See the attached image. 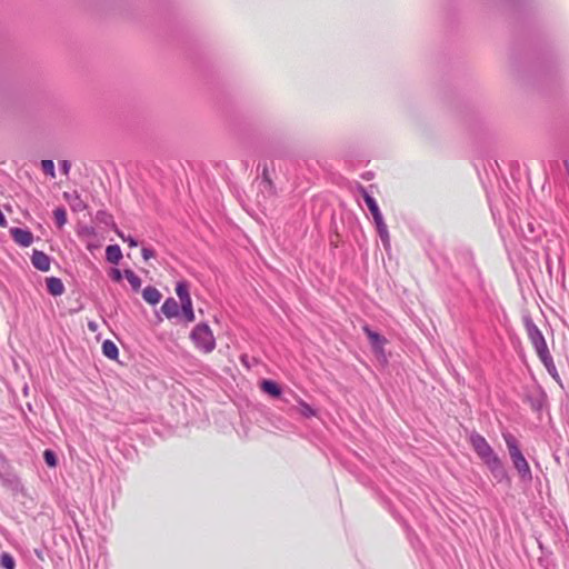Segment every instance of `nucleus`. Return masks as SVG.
Listing matches in <instances>:
<instances>
[{
    "label": "nucleus",
    "instance_id": "nucleus-9",
    "mask_svg": "<svg viewBox=\"0 0 569 569\" xmlns=\"http://www.w3.org/2000/svg\"><path fill=\"white\" fill-rule=\"evenodd\" d=\"M142 297L149 305H157L160 302L162 295L157 288L147 287L142 291Z\"/></svg>",
    "mask_w": 569,
    "mask_h": 569
},
{
    "label": "nucleus",
    "instance_id": "nucleus-12",
    "mask_svg": "<svg viewBox=\"0 0 569 569\" xmlns=\"http://www.w3.org/2000/svg\"><path fill=\"white\" fill-rule=\"evenodd\" d=\"M106 258L111 263H118L122 258V252L119 246L110 244L106 249Z\"/></svg>",
    "mask_w": 569,
    "mask_h": 569
},
{
    "label": "nucleus",
    "instance_id": "nucleus-28",
    "mask_svg": "<svg viewBox=\"0 0 569 569\" xmlns=\"http://www.w3.org/2000/svg\"><path fill=\"white\" fill-rule=\"evenodd\" d=\"M60 168H61L62 173L67 176L71 169V163L67 160H63L60 163Z\"/></svg>",
    "mask_w": 569,
    "mask_h": 569
},
{
    "label": "nucleus",
    "instance_id": "nucleus-5",
    "mask_svg": "<svg viewBox=\"0 0 569 569\" xmlns=\"http://www.w3.org/2000/svg\"><path fill=\"white\" fill-rule=\"evenodd\" d=\"M9 232L14 242L21 247H29L33 242V234L28 229L11 228Z\"/></svg>",
    "mask_w": 569,
    "mask_h": 569
},
{
    "label": "nucleus",
    "instance_id": "nucleus-3",
    "mask_svg": "<svg viewBox=\"0 0 569 569\" xmlns=\"http://www.w3.org/2000/svg\"><path fill=\"white\" fill-rule=\"evenodd\" d=\"M526 331L528 335V338L533 346L539 359L542 361V363L549 369L550 367H553V360L552 357L548 350L547 342L545 340L543 335L541 331L537 328V326L532 321L526 322Z\"/></svg>",
    "mask_w": 569,
    "mask_h": 569
},
{
    "label": "nucleus",
    "instance_id": "nucleus-14",
    "mask_svg": "<svg viewBox=\"0 0 569 569\" xmlns=\"http://www.w3.org/2000/svg\"><path fill=\"white\" fill-rule=\"evenodd\" d=\"M261 389L272 397H279L281 393L280 387L272 380H263L261 382Z\"/></svg>",
    "mask_w": 569,
    "mask_h": 569
},
{
    "label": "nucleus",
    "instance_id": "nucleus-29",
    "mask_svg": "<svg viewBox=\"0 0 569 569\" xmlns=\"http://www.w3.org/2000/svg\"><path fill=\"white\" fill-rule=\"evenodd\" d=\"M6 226H7L6 217L3 216L2 211L0 210V227H6Z\"/></svg>",
    "mask_w": 569,
    "mask_h": 569
},
{
    "label": "nucleus",
    "instance_id": "nucleus-27",
    "mask_svg": "<svg viewBox=\"0 0 569 569\" xmlns=\"http://www.w3.org/2000/svg\"><path fill=\"white\" fill-rule=\"evenodd\" d=\"M142 257L144 260H149L154 257V251L149 248H142Z\"/></svg>",
    "mask_w": 569,
    "mask_h": 569
},
{
    "label": "nucleus",
    "instance_id": "nucleus-25",
    "mask_svg": "<svg viewBox=\"0 0 569 569\" xmlns=\"http://www.w3.org/2000/svg\"><path fill=\"white\" fill-rule=\"evenodd\" d=\"M300 413L306 417H311L315 415V410L306 402L300 403Z\"/></svg>",
    "mask_w": 569,
    "mask_h": 569
},
{
    "label": "nucleus",
    "instance_id": "nucleus-17",
    "mask_svg": "<svg viewBox=\"0 0 569 569\" xmlns=\"http://www.w3.org/2000/svg\"><path fill=\"white\" fill-rule=\"evenodd\" d=\"M181 310H182V315H183L184 319L188 322L194 321L196 317H194L191 300H186V301L181 302Z\"/></svg>",
    "mask_w": 569,
    "mask_h": 569
},
{
    "label": "nucleus",
    "instance_id": "nucleus-18",
    "mask_svg": "<svg viewBox=\"0 0 569 569\" xmlns=\"http://www.w3.org/2000/svg\"><path fill=\"white\" fill-rule=\"evenodd\" d=\"M176 293L179 297L181 302H183L186 300H191L190 295H189L188 284L186 282L177 283Z\"/></svg>",
    "mask_w": 569,
    "mask_h": 569
},
{
    "label": "nucleus",
    "instance_id": "nucleus-4",
    "mask_svg": "<svg viewBox=\"0 0 569 569\" xmlns=\"http://www.w3.org/2000/svg\"><path fill=\"white\" fill-rule=\"evenodd\" d=\"M190 340L202 353H210L216 348V338L207 323L197 325L190 332Z\"/></svg>",
    "mask_w": 569,
    "mask_h": 569
},
{
    "label": "nucleus",
    "instance_id": "nucleus-15",
    "mask_svg": "<svg viewBox=\"0 0 569 569\" xmlns=\"http://www.w3.org/2000/svg\"><path fill=\"white\" fill-rule=\"evenodd\" d=\"M123 276L128 280V282L130 283L131 288L134 291L140 290L142 281L132 270H130V269L124 270Z\"/></svg>",
    "mask_w": 569,
    "mask_h": 569
},
{
    "label": "nucleus",
    "instance_id": "nucleus-7",
    "mask_svg": "<svg viewBox=\"0 0 569 569\" xmlns=\"http://www.w3.org/2000/svg\"><path fill=\"white\" fill-rule=\"evenodd\" d=\"M46 282L47 289L52 296H61L64 292V286L59 278L50 277L47 278Z\"/></svg>",
    "mask_w": 569,
    "mask_h": 569
},
{
    "label": "nucleus",
    "instance_id": "nucleus-26",
    "mask_svg": "<svg viewBox=\"0 0 569 569\" xmlns=\"http://www.w3.org/2000/svg\"><path fill=\"white\" fill-rule=\"evenodd\" d=\"M110 277L113 281H121L123 273L119 269H112L110 272Z\"/></svg>",
    "mask_w": 569,
    "mask_h": 569
},
{
    "label": "nucleus",
    "instance_id": "nucleus-2",
    "mask_svg": "<svg viewBox=\"0 0 569 569\" xmlns=\"http://www.w3.org/2000/svg\"><path fill=\"white\" fill-rule=\"evenodd\" d=\"M503 439L506 441L512 465L519 477L523 480L530 481L532 479L531 469L519 448L517 439L511 433H503Z\"/></svg>",
    "mask_w": 569,
    "mask_h": 569
},
{
    "label": "nucleus",
    "instance_id": "nucleus-22",
    "mask_svg": "<svg viewBox=\"0 0 569 569\" xmlns=\"http://www.w3.org/2000/svg\"><path fill=\"white\" fill-rule=\"evenodd\" d=\"M375 220V223L377 226V230L380 234V237L383 239V238H388V229H387V226L383 221V218H382V214L380 216V218H373Z\"/></svg>",
    "mask_w": 569,
    "mask_h": 569
},
{
    "label": "nucleus",
    "instance_id": "nucleus-16",
    "mask_svg": "<svg viewBox=\"0 0 569 569\" xmlns=\"http://www.w3.org/2000/svg\"><path fill=\"white\" fill-rule=\"evenodd\" d=\"M63 197L66 200H68L70 202L73 210L84 209V203L80 199V196L77 192H74L73 194H69L68 192H64Z\"/></svg>",
    "mask_w": 569,
    "mask_h": 569
},
{
    "label": "nucleus",
    "instance_id": "nucleus-10",
    "mask_svg": "<svg viewBox=\"0 0 569 569\" xmlns=\"http://www.w3.org/2000/svg\"><path fill=\"white\" fill-rule=\"evenodd\" d=\"M161 310L167 318H172L178 316L179 305L173 298H169L163 302Z\"/></svg>",
    "mask_w": 569,
    "mask_h": 569
},
{
    "label": "nucleus",
    "instance_id": "nucleus-24",
    "mask_svg": "<svg viewBox=\"0 0 569 569\" xmlns=\"http://www.w3.org/2000/svg\"><path fill=\"white\" fill-rule=\"evenodd\" d=\"M114 231H116V233L118 234L119 238H121L124 242H128L130 248H134V247L138 246V242L132 237H126L123 234V232H121L118 229H116Z\"/></svg>",
    "mask_w": 569,
    "mask_h": 569
},
{
    "label": "nucleus",
    "instance_id": "nucleus-21",
    "mask_svg": "<svg viewBox=\"0 0 569 569\" xmlns=\"http://www.w3.org/2000/svg\"><path fill=\"white\" fill-rule=\"evenodd\" d=\"M0 565L4 569H16V562L11 555L4 552L1 555Z\"/></svg>",
    "mask_w": 569,
    "mask_h": 569
},
{
    "label": "nucleus",
    "instance_id": "nucleus-23",
    "mask_svg": "<svg viewBox=\"0 0 569 569\" xmlns=\"http://www.w3.org/2000/svg\"><path fill=\"white\" fill-rule=\"evenodd\" d=\"M41 168L44 173L49 174L51 178L56 177L54 164L52 160H42Z\"/></svg>",
    "mask_w": 569,
    "mask_h": 569
},
{
    "label": "nucleus",
    "instance_id": "nucleus-6",
    "mask_svg": "<svg viewBox=\"0 0 569 569\" xmlns=\"http://www.w3.org/2000/svg\"><path fill=\"white\" fill-rule=\"evenodd\" d=\"M31 262L33 267L40 271L47 272L50 270V257L42 251L33 250Z\"/></svg>",
    "mask_w": 569,
    "mask_h": 569
},
{
    "label": "nucleus",
    "instance_id": "nucleus-13",
    "mask_svg": "<svg viewBox=\"0 0 569 569\" xmlns=\"http://www.w3.org/2000/svg\"><path fill=\"white\" fill-rule=\"evenodd\" d=\"M102 352H103V355L107 358H109L111 360H116L118 358V355H119L118 347L111 340H104L103 341V343H102Z\"/></svg>",
    "mask_w": 569,
    "mask_h": 569
},
{
    "label": "nucleus",
    "instance_id": "nucleus-11",
    "mask_svg": "<svg viewBox=\"0 0 569 569\" xmlns=\"http://www.w3.org/2000/svg\"><path fill=\"white\" fill-rule=\"evenodd\" d=\"M361 192H362L365 202H366L368 209L370 210L372 217L379 219L381 216V212L379 210V207H378L376 200L365 189H362Z\"/></svg>",
    "mask_w": 569,
    "mask_h": 569
},
{
    "label": "nucleus",
    "instance_id": "nucleus-20",
    "mask_svg": "<svg viewBox=\"0 0 569 569\" xmlns=\"http://www.w3.org/2000/svg\"><path fill=\"white\" fill-rule=\"evenodd\" d=\"M43 459L46 461V463L50 467V468H56L57 465H58V459H57V456L56 453L50 450V449H47L44 450L43 452Z\"/></svg>",
    "mask_w": 569,
    "mask_h": 569
},
{
    "label": "nucleus",
    "instance_id": "nucleus-19",
    "mask_svg": "<svg viewBox=\"0 0 569 569\" xmlns=\"http://www.w3.org/2000/svg\"><path fill=\"white\" fill-rule=\"evenodd\" d=\"M53 217L59 228H62L67 223V211L64 208L54 209Z\"/></svg>",
    "mask_w": 569,
    "mask_h": 569
},
{
    "label": "nucleus",
    "instance_id": "nucleus-1",
    "mask_svg": "<svg viewBox=\"0 0 569 569\" xmlns=\"http://www.w3.org/2000/svg\"><path fill=\"white\" fill-rule=\"evenodd\" d=\"M469 442L472 449L476 451L477 456L482 460V462L487 466V468L498 481L509 480L501 459L497 456L491 446L482 436L472 433L469 437Z\"/></svg>",
    "mask_w": 569,
    "mask_h": 569
},
{
    "label": "nucleus",
    "instance_id": "nucleus-8",
    "mask_svg": "<svg viewBox=\"0 0 569 569\" xmlns=\"http://www.w3.org/2000/svg\"><path fill=\"white\" fill-rule=\"evenodd\" d=\"M363 331L366 332L367 337L369 338L372 347L377 351H382V348L386 343L385 338H382L379 333L373 332L369 329V327H363Z\"/></svg>",
    "mask_w": 569,
    "mask_h": 569
}]
</instances>
